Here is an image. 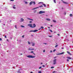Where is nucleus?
<instances>
[{"mask_svg":"<svg viewBox=\"0 0 73 73\" xmlns=\"http://www.w3.org/2000/svg\"><path fill=\"white\" fill-rule=\"evenodd\" d=\"M27 57L28 58H35V56H33L32 55H28L27 56Z\"/></svg>","mask_w":73,"mask_h":73,"instance_id":"1","label":"nucleus"},{"mask_svg":"<svg viewBox=\"0 0 73 73\" xmlns=\"http://www.w3.org/2000/svg\"><path fill=\"white\" fill-rule=\"evenodd\" d=\"M56 61H57V59H55L53 60V65H55V64H56V62H57Z\"/></svg>","mask_w":73,"mask_h":73,"instance_id":"2","label":"nucleus"},{"mask_svg":"<svg viewBox=\"0 0 73 73\" xmlns=\"http://www.w3.org/2000/svg\"><path fill=\"white\" fill-rule=\"evenodd\" d=\"M45 11H40L39 12V14H42V13H45Z\"/></svg>","mask_w":73,"mask_h":73,"instance_id":"3","label":"nucleus"},{"mask_svg":"<svg viewBox=\"0 0 73 73\" xmlns=\"http://www.w3.org/2000/svg\"><path fill=\"white\" fill-rule=\"evenodd\" d=\"M37 31H38V30H34L33 31H30V32H37Z\"/></svg>","mask_w":73,"mask_h":73,"instance_id":"4","label":"nucleus"},{"mask_svg":"<svg viewBox=\"0 0 73 73\" xmlns=\"http://www.w3.org/2000/svg\"><path fill=\"white\" fill-rule=\"evenodd\" d=\"M28 26H29L31 28H32V24H30L28 25Z\"/></svg>","mask_w":73,"mask_h":73,"instance_id":"5","label":"nucleus"},{"mask_svg":"<svg viewBox=\"0 0 73 73\" xmlns=\"http://www.w3.org/2000/svg\"><path fill=\"white\" fill-rule=\"evenodd\" d=\"M35 27H36V25L35 24H33V27L32 26V28H35Z\"/></svg>","mask_w":73,"mask_h":73,"instance_id":"6","label":"nucleus"},{"mask_svg":"<svg viewBox=\"0 0 73 73\" xmlns=\"http://www.w3.org/2000/svg\"><path fill=\"white\" fill-rule=\"evenodd\" d=\"M62 2L63 3H64V4H68V2H64V1H62Z\"/></svg>","mask_w":73,"mask_h":73,"instance_id":"7","label":"nucleus"},{"mask_svg":"<svg viewBox=\"0 0 73 73\" xmlns=\"http://www.w3.org/2000/svg\"><path fill=\"white\" fill-rule=\"evenodd\" d=\"M67 53H68L69 54H70V55H71V56H72V54L70 53V52H69L67 51Z\"/></svg>","mask_w":73,"mask_h":73,"instance_id":"8","label":"nucleus"},{"mask_svg":"<svg viewBox=\"0 0 73 73\" xmlns=\"http://www.w3.org/2000/svg\"><path fill=\"white\" fill-rule=\"evenodd\" d=\"M35 49L34 48H33V49H31L30 48H29V50H34Z\"/></svg>","mask_w":73,"mask_h":73,"instance_id":"9","label":"nucleus"},{"mask_svg":"<svg viewBox=\"0 0 73 73\" xmlns=\"http://www.w3.org/2000/svg\"><path fill=\"white\" fill-rule=\"evenodd\" d=\"M64 52H62L60 53V54H58L57 55H60V54H64Z\"/></svg>","mask_w":73,"mask_h":73,"instance_id":"10","label":"nucleus"},{"mask_svg":"<svg viewBox=\"0 0 73 73\" xmlns=\"http://www.w3.org/2000/svg\"><path fill=\"white\" fill-rule=\"evenodd\" d=\"M31 43H32V46H35V44L32 42H31Z\"/></svg>","mask_w":73,"mask_h":73,"instance_id":"11","label":"nucleus"},{"mask_svg":"<svg viewBox=\"0 0 73 73\" xmlns=\"http://www.w3.org/2000/svg\"><path fill=\"white\" fill-rule=\"evenodd\" d=\"M39 8V7H37L33 9H32L33 10L36 9H37V8Z\"/></svg>","mask_w":73,"mask_h":73,"instance_id":"12","label":"nucleus"},{"mask_svg":"<svg viewBox=\"0 0 73 73\" xmlns=\"http://www.w3.org/2000/svg\"><path fill=\"white\" fill-rule=\"evenodd\" d=\"M28 20H31L32 21H33V19L31 18H28Z\"/></svg>","mask_w":73,"mask_h":73,"instance_id":"13","label":"nucleus"},{"mask_svg":"<svg viewBox=\"0 0 73 73\" xmlns=\"http://www.w3.org/2000/svg\"><path fill=\"white\" fill-rule=\"evenodd\" d=\"M67 58H68V59H69V60H71V58H70V57H67Z\"/></svg>","mask_w":73,"mask_h":73,"instance_id":"14","label":"nucleus"},{"mask_svg":"<svg viewBox=\"0 0 73 73\" xmlns=\"http://www.w3.org/2000/svg\"><path fill=\"white\" fill-rule=\"evenodd\" d=\"M33 3V1H31L30 3V5H32V4Z\"/></svg>","mask_w":73,"mask_h":73,"instance_id":"15","label":"nucleus"},{"mask_svg":"<svg viewBox=\"0 0 73 73\" xmlns=\"http://www.w3.org/2000/svg\"><path fill=\"white\" fill-rule=\"evenodd\" d=\"M21 21H24V19H23V18H21Z\"/></svg>","mask_w":73,"mask_h":73,"instance_id":"16","label":"nucleus"},{"mask_svg":"<svg viewBox=\"0 0 73 73\" xmlns=\"http://www.w3.org/2000/svg\"><path fill=\"white\" fill-rule=\"evenodd\" d=\"M30 53H33V54H35V55H36V54H35V53H33V51H31V52H30Z\"/></svg>","mask_w":73,"mask_h":73,"instance_id":"17","label":"nucleus"},{"mask_svg":"<svg viewBox=\"0 0 73 73\" xmlns=\"http://www.w3.org/2000/svg\"><path fill=\"white\" fill-rule=\"evenodd\" d=\"M42 5H44V7H46V5H45V4H42Z\"/></svg>","mask_w":73,"mask_h":73,"instance_id":"18","label":"nucleus"},{"mask_svg":"<svg viewBox=\"0 0 73 73\" xmlns=\"http://www.w3.org/2000/svg\"><path fill=\"white\" fill-rule=\"evenodd\" d=\"M46 20H47L48 21H50V19H46Z\"/></svg>","mask_w":73,"mask_h":73,"instance_id":"19","label":"nucleus"},{"mask_svg":"<svg viewBox=\"0 0 73 73\" xmlns=\"http://www.w3.org/2000/svg\"><path fill=\"white\" fill-rule=\"evenodd\" d=\"M17 73H21V72H20V70H19L17 71Z\"/></svg>","mask_w":73,"mask_h":73,"instance_id":"20","label":"nucleus"},{"mask_svg":"<svg viewBox=\"0 0 73 73\" xmlns=\"http://www.w3.org/2000/svg\"><path fill=\"white\" fill-rule=\"evenodd\" d=\"M49 31H50L51 32H53V31L52 30H50V29H49Z\"/></svg>","mask_w":73,"mask_h":73,"instance_id":"21","label":"nucleus"},{"mask_svg":"<svg viewBox=\"0 0 73 73\" xmlns=\"http://www.w3.org/2000/svg\"><path fill=\"white\" fill-rule=\"evenodd\" d=\"M58 46V45L56 44V46H55V48H56L57 46Z\"/></svg>","mask_w":73,"mask_h":73,"instance_id":"22","label":"nucleus"},{"mask_svg":"<svg viewBox=\"0 0 73 73\" xmlns=\"http://www.w3.org/2000/svg\"><path fill=\"white\" fill-rule=\"evenodd\" d=\"M56 72H57L56 71H53V72H52V73H56Z\"/></svg>","mask_w":73,"mask_h":73,"instance_id":"23","label":"nucleus"},{"mask_svg":"<svg viewBox=\"0 0 73 73\" xmlns=\"http://www.w3.org/2000/svg\"><path fill=\"white\" fill-rule=\"evenodd\" d=\"M28 44H31V43H30V42H29L28 41Z\"/></svg>","mask_w":73,"mask_h":73,"instance_id":"24","label":"nucleus"},{"mask_svg":"<svg viewBox=\"0 0 73 73\" xmlns=\"http://www.w3.org/2000/svg\"><path fill=\"white\" fill-rule=\"evenodd\" d=\"M53 21L54 22V23H56V21H55V20H53Z\"/></svg>","mask_w":73,"mask_h":73,"instance_id":"25","label":"nucleus"},{"mask_svg":"<svg viewBox=\"0 0 73 73\" xmlns=\"http://www.w3.org/2000/svg\"><path fill=\"white\" fill-rule=\"evenodd\" d=\"M43 7V6H42V5H40V6H39V7Z\"/></svg>","mask_w":73,"mask_h":73,"instance_id":"26","label":"nucleus"},{"mask_svg":"<svg viewBox=\"0 0 73 73\" xmlns=\"http://www.w3.org/2000/svg\"><path fill=\"white\" fill-rule=\"evenodd\" d=\"M15 28L16 29H17V25H15Z\"/></svg>","mask_w":73,"mask_h":73,"instance_id":"27","label":"nucleus"},{"mask_svg":"<svg viewBox=\"0 0 73 73\" xmlns=\"http://www.w3.org/2000/svg\"><path fill=\"white\" fill-rule=\"evenodd\" d=\"M54 1L55 3H56V0H54Z\"/></svg>","mask_w":73,"mask_h":73,"instance_id":"28","label":"nucleus"},{"mask_svg":"<svg viewBox=\"0 0 73 73\" xmlns=\"http://www.w3.org/2000/svg\"><path fill=\"white\" fill-rule=\"evenodd\" d=\"M48 37H52V36H49Z\"/></svg>","mask_w":73,"mask_h":73,"instance_id":"29","label":"nucleus"},{"mask_svg":"<svg viewBox=\"0 0 73 73\" xmlns=\"http://www.w3.org/2000/svg\"><path fill=\"white\" fill-rule=\"evenodd\" d=\"M33 3L34 4H36V3H35V1H34L33 2Z\"/></svg>","mask_w":73,"mask_h":73,"instance_id":"30","label":"nucleus"},{"mask_svg":"<svg viewBox=\"0 0 73 73\" xmlns=\"http://www.w3.org/2000/svg\"><path fill=\"white\" fill-rule=\"evenodd\" d=\"M21 27H22V28H24L25 27L24 26H21Z\"/></svg>","mask_w":73,"mask_h":73,"instance_id":"31","label":"nucleus"},{"mask_svg":"<svg viewBox=\"0 0 73 73\" xmlns=\"http://www.w3.org/2000/svg\"><path fill=\"white\" fill-rule=\"evenodd\" d=\"M56 50L54 49L53 50V52H55V51H56Z\"/></svg>","mask_w":73,"mask_h":73,"instance_id":"32","label":"nucleus"},{"mask_svg":"<svg viewBox=\"0 0 73 73\" xmlns=\"http://www.w3.org/2000/svg\"><path fill=\"white\" fill-rule=\"evenodd\" d=\"M13 8H14V9H16V7H13Z\"/></svg>","mask_w":73,"mask_h":73,"instance_id":"33","label":"nucleus"},{"mask_svg":"<svg viewBox=\"0 0 73 73\" xmlns=\"http://www.w3.org/2000/svg\"><path fill=\"white\" fill-rule=\"evenodd\" d=\"M41 28H42V29H44V27H41Z\"/></svg>","mask_w":73,"mask_h":73,"instance_id":"34","label":"nucleus"},{"mask_svg":"<svg viewBox=\"0 0 73 73\" xmlns=\"http://www.w3.org/2000/svg\"><path fill=\"white\" fill-rule=\"evenodd\" d=\"M25 4H28V2H25Z\"/></svg>","mask_w":73,"mask_h":73,"instance_id":"35","label":"nucleus"},{"mask_svg":"<svg viewBox=\"0 0 73 73\" xmlns=\"http://www.w3.org/2000/svg\"><path fill=\"white\" fill-rule=\"evenodd\" d=\"M72 16V14H70V16Z\"/></svg>","mask_w":73,"mask_h":73,"instance_id":"36","label":"nucleus"},{"mask_svg":"<svg viewBox=\"0 0 73 73\" xmlns=\"http://www.w3.org/2000/svg\"><path fill=\"white\" fill-rule=\"evenodd\" d=\"M22 37H23V38H24V35H23L22 36Z\"/></svg>","mask_w":73,"mask_h":73,"instance_id":"37","label":"nucleus"},{"mask_svg":"<svg viewBox=\"0 0 73 73\" xmlns=\"http://www.w3.org/2000/svg\"><path fill=\"white\" fill-rule=\"evenodd\" d=\"M45 52V50H44L43 52Z\"/></svg>","mask_w":73,"mask_h":73,"instance_id":"38","label":"nucleus"},{"mask_svg":"<svg viewBox=\"0 0 73 73\" xmlns=\"http://www.w3.org/2000/svg\"><path fill=\"white\" fill-rule=\"evenodd\" d=\"M41 68H42V67H40L39 68V69H41Z\"/></svg>","mask_w":73,"mask_h":73,"instance_id":"39","label":"nucleus"},{"mask_svg":"<svg viewBox=\"0 0 73 73\" xmlns=\"http://www.w3.org/2000/svg\"><path fill=\"white\" fill-rule=\"evenodd\" d=\"M67 61H69V59H67Z\"/></svg>","mask_w":73,"mask_h":73,"instance_id":"40","label":"nucleus"},{"mask_svg":"<svg viewBox=\"0 0 73 73\" xmlns=\"http://www.w3.org/2000/svg\"><path fill=\"white\" fill-rule=\"evenodd\" d=\"M45 66L44 65H42V67H45Z\"/></svg>","mask_w":73,"mask_h":73,"instance_id":"41","label":"nucleus"},{"mask_svg":"<svg viewBox=\"0 0 73 73\" xmlns=\"http://www.w3.org/2000/svg\"><path fill=\"white\" fill-rule=\"evenodd\" d=\"M10 1H13L14 0H10Z\"/></svg>","mask_w":73,"mask_h":73,"instance_id":"42","label":"nucleus"},{"mask_svg":"<svg viewBox=\"0 0 73 73\" xmlns=\"http://www.w3.org/2000/svg\"><path fill=\"white\" fill-rule=\"evenodd\" d=\"M54 68V67H51V68H52V69H53V68Z\"/></svg>","mask_w":73,"mask_h":73,"instance_id":"43","label":"nucleus"},{"mask_svg":"<svg viewBox=\"0 0 73 73\" xmlns=\"http://www.w3.org/2000/svg\"><path fill=\"white\" fill-rule=\"evenodd\" d=\"M52 50H51L50 51V53H52Z\"/></svg>","mask_w":73,"mask_h":73,"instance_id":"44","label":"nucleus"},{"mask_svg":"<svg viewBox=\"0 0 73 73\" xmlns=\"http://www.w3.org/2000/svg\"><path fill=\"white\" fill-rule=\"evenodd\" d=\"M41 28H40L39 29H38V30H41Z\"/></svg>","mask_w":73,"mask_h":73,"instance_id":"45","label":"nucleus"},{"mask_svg":"<svg viewBox=\"0 0 73 73\" xmlns=\"http://www.w3.org/2000/svg\"><path fill=\"white\" fill-rule=\"evenodd\" d=\"M0 40H1H1H2V39H1V38H0Z\"/></svg>","mask_w":73,"mask_h":73,"instance_id":"46","label":"nucleus"},{"mask_svg":"<svg viewBox=\"0 0 73 73\" xmlns=\"http://www.w3.org/2000/svg\"><path fill=\"white\" fill-rule=\"evenodd\" d=\"M5 38H7V36H5Z\"/></svg>","mask_w":73,"mask_h":73,"instance_id":"47","label":"nucleus"},{"mask_svg":"<svg viewBox=\"0 0 73 73\" xmlns=\"http://www.w3.org/2000/svg\"><path fill=\"white\" fill-rule=\"evenodd\" d=\"M38 73H41V72L40 71H39Z\"/></svg>","mask_w":73,"mask_h":73,"instance_id":"48","label":"nucleus"},{"mask_svg":"<svg viewBox=\"0 0 73 73\" xmlns=\"http://www.w3.org/2000/svg\"><path fill=\"white\" fill-rule=\"evenodd\" d=\"M29 23H32V21H30L29 22Z\"/></svg>","mask_w":73,"mask_h":73,"instance_id":"49","label":"nucleus"},{"mask_svg":"<svg viewBox=\"0 0 73 73\" xmlns=\"http://www.w3.org/2000/svg\"><path fill=\"white\" fill-rule=\"evenodd\" d=\"M57 35H58V36H60V34H57Z\"/></svg>","mask_w":73,"mask_h":73,"instance_id":"50","label":"nucleus"},{"mask_svg":"<svg viewBox=\"0 0 73 73\" xmlns=\"http://www.w3.org/2000/svg\"><path fill=\"white\" fill-rule=\"evenodd\" d=\"M44 44H45V45H46V43H44Z\"/></svg>","mask_w":73,"mask_h":73,"instance_id":"51","label":"nucleus"},{"mask_svg":"<svg viewBox=\"0 0 73 73\" xmlns=\"http://www.w3.org/2000/svg\"><path fill=\"white\" fill-rule=\"evenodd\" d=\"M66 12H65V13H64V15H66Z\"/></svg>","mask_w":73,"mask_h":73,"instance_id":"52","label":"nucleus"},{"mask_svg":"<svg viewBox=\"0 0 73 73\" xmlns=\"http://www.w3.org/2000/svg\"><path fill=\"white\" fill-rule=\"evenodd\" d=\"M7 41H9V40H8V39H7Z\"/></svg>","mask_w":73,"mask_h":73,"instance_id":"53","label":"nucleus"},{"mask_svg":"<svg viewBox=\"0 0 73 73\" xmlns=\"http://www.w3.org/2000/svg\"><path fill=\"white\" fill-rule=\"evenodd\" d=\"M54 33H56V32H54Z\"/></svg>","mask_w":73,"mask_h":73,"instance_id":"54","label":"nucleus"},{"mask_svg":"<svg viewBox=\"0 0 73 73\" xmlns=\"http://www.w3.org/2000/svg\"><path fill=\"white\" fill-rule=\"evenodd\" d=\"M40 64H41V65H42V63H41Z\"/></svg>","mask_w":73,"mask_h":73,"instance_id":"55","label":"nucleus"},{"mask_svg":"<svg viewBox=\"0 0 73 73\" xmlns=\"http://www.w3.org/2000/svg\"><path fill=\"white\" fill-rule=\"evenodd\" d=\"M48 29H50V27H48Z\"/></svg>","mask_w":73,"mask_h":73,"instance_id":"56","label":"nucleus"},{"mask_svg":"<svg viewBox=\"0 0 73 73\" xmlns=\"http://www.w3.org/2000/svg\"><path fill=\"white\" fill-rule=\"evenodd\" d=\"M23 55V54H21V55Z\"/></svg>","mask_w":73,"mask_h":73,"instance_id":"57","label":"nucleus"},{"mask_svg":"<svg viewBox=\"0 0 73 73\" xmlns=\"http://www.w3.org/2000/svg\"><path fill=\"white\" fill-rule=\"evenodd\" d=\"M31 73H33V72H31Z\"/></svg>","mask_w":73,"mask_h":73,"instance_id":"58","label":"nucleus"},{"mask_svg":"<svg viewBox=\"0 0 73 73\" xmlns=\"http://www.w3.org/2000/svg\"><path fill=\"white\" fill-rule=\"evenodd\" d=\"M39 3H42V2H40Z\"/></svg>","mask_w":73,"mask_h":73,"instance_id":"59","label":"nucleus"},{"mask_svg":"<svg viewBox=\"0 0 73 73\" xmlns=\"http://www.w3.org/2000/svg\"><path fill=\"white\" fill-rule=\"evenodd\" d=\"M52 25H51V27H52Z\"/></svg>","mask_w":73,"mask_h":73,"instance_id":"60","label":"nucleus"},{"mask_svg":"<svg viewBox=\"0 0 73 73\" xmlns=\"http://www.w3.org/2000/svg\"><path fill=\"white\" fill-rule=\"evenodd\" d=\"M14 6H16V5H14Z\"/></svg>","mask_w":73,"mask_h":73,"instance_id":"61","label":"nucleus"},{"mask_svg":"<svg viewBox=\"0 0 73 73\" xmlns=\"http://www.w3.org/2000/svg\"><path fill=\"white\" fill-rule=\"evenodd\" d=\"M62 9H63V7H62Z\"/></svg>","mask_w":73,"mask_h":73,"instance_id":"62","label":"nucleus"},{"mask_svg":"<svg viewBox=\"0 0 73 73\" xmlns=\"http://www.w3.org/2000/svg\"><path fill=\"white\" fill-rule=\"evenodd\" d=\"M32 36H33V35H31Z\"/></svg>","mask_w":73,"mask_h":73,"instance_id":"63","label":"nucleus"},{"mask_svg":"<svg viewBox=\"0 0 73 73\" xmlns=\"http://www.w3.org/2000/svg\"><path fill=\"white\" fill-rule=\"evenodd\" d=\"M56 58V57H55L54 58Z\"/></svg>","mask_w":73,"mask_h":73,"instance_id":"64","label":"nucleus"}]
</instances>
